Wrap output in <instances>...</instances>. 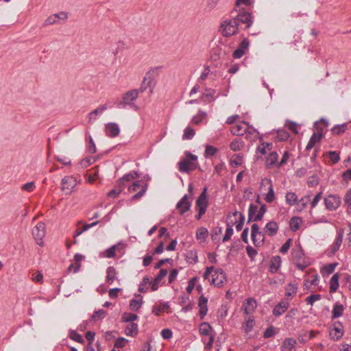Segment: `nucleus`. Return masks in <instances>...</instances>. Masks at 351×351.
Wrapping results in <instances>:
<instances>
[{"instance_id":"nucleus-1","label":"nucleus","mask_w":351,"mask_h":351,"mask_svg":"<svg viewBox=\"0 0 351 351\" xmlns=\"http://www.w3.org/2000/svg\"><path fill=\"white\" fill-rule=\"evenodd\" d=\"M185 156L178 164V169L181 173H190L197 167V156L186 151Z\"/></svg>"},{"instance_id":"nucleus-2","label":"nucleus","mask_w":351,"mask_h":351,"mask_svg":"<svg viewBox=\"0 0 351 351\" xmlns=\"http://www.w3.org/2000/svg\"><path fill=\"white\" fill-rule=\"evenodd\" d=\"M234 11L231 12V19L223 21L221 24V34L223 36L228 37L237 32L239 22L235 19Z\"/></svg>"},{"instance_id":"nucleus-3","label":"nucleus","mask_w":351,"mask_h":351,"mask_svg":"<svg viewBox=\"0 0 351 351\" xmlns=\"http://www.w3.org/2000/svg\"><path fill=\"white\" fill-rule=\"evenodd\" d=\"M266 212V206L259 207L256 204H250L248 210V222L261 220Z\"/></svg>"},{"instance_id":"nucleus-4","label":"nucleus","mask_w":351,"mask_h":351,"mask_svg":"<svg viewBox=\"0 0 351 351\" xmlns=\"http://www.w3.org/2000/svg\"><path fill=\"white\" fill-rule=\"evenodd\" d=\"M251 239L256 247H261L265 241V232L260 230L258 224L254 223L251 227Z\"/></svg>"},{"instance_id":"nucleus-5","label":"nucleus","mask_w":351,"mask_h":351,"mask_svg":"<svg viewBox=\"0 0 351 351\" xmlns=\"http://www.w3.org/2000/svg\"><path fill=\"white\" fill-rule=\"evenodd\" d=\"M147 189V184L141 182H134L131 186L128 187L130 192H137L134 195L132 196L133 200L140 199L146 192Z\"/></svg>"},{"instance_id":"nucleus-6","label":"nucleus","mask_w":351,"mask_h":351,"mask_svg":"<svg viewBox=\"0 0 351 351\" xmlns=\"http://www.w3.org/2000/svg\"><path fill=\"white\" fill-rule=\"evenodd\" d=\"M261 187L262 190H267V193L265 195V200L267 203H271L275 199V193L273 189L271 180L265 178L261 180Z\"/></svg>"},{"instance_id":"nucleus-7","label":"nucleus","mask_w":351,"mask_h":351,"mask_svg":"<svg viewBox=\"0 0 351 351\" xmlns=\"http://www.w3.org/2000/svg\"><path fill=\"white\" fill-rule=\"evenodd\" d=\"M248 130V123L245 121L239 123L230 128L231 133L235 136H242L244 134L248 132L249 134L245 136L247 139L250 138V134H252L254 132H255V130H253V132H249Z\"/></svg>"},{"instance_id":"nucleus-8","label":"nucleus","mask_w":351,"mask_h":351,"mask_svg":"<svg viewBox=\"0 0 351 351\" xmlns=\"http://www.w3.org/2000/svg\"><path fill=\"white\" fill-rule=\"evenodd\" d=\"M228 221L232 225L235 224L237 230L241 231L245 222V216L237 211L228 216Z\"/></svg>"},{"instance_id":"nucleus-9","label":"nucleus","mask_w":351,"mask_h":351,"mask_svg":"<svg viewBox=\"0 0 351 351\" xmlns=\"http://www.w3.org/2000/svg\"><path fill=\"white\" fill-rule=\"evenodd\" d=\"M32 234L36 243L43 245V239L45 236V224L43 222H38L32 229Z\"/></svg>"},{"instance_id":"nucleus-10","label":"nucleus","mask_w":351,"mask_h":351,"mask_svg":"<svg viewBox=\"0 0 351 351\" xmlns=\"http://www.w3.org/2000/svg\"><path fill=\"white\" fill-rule=\"evenodd\" d=\"M234 11L236 12H234V17L239 22V25L240 23L245 24V28H248L252 25L253 21L250 12L244 10L238 12L237 10H234Z\"/></svg>"},{"instance_id":"nucleus-11","label":"nucleus","mask_w":351,"mask_h":351,"mask_svg":"<svg viewBox=\"0 0 351 351\" xmlns=\"http://www.w3.org/2000/svg\"><path fill=\"white\" fill-rule=\"evenodd\" d=\"M315 126H316L317 132H315L311 137V138L306 147V150H311L317 143H318L321 141V139L324 136V129L322 128H319L317 123L315 124Z\"/></svg>"},{"instance_id":"nucleus-12","label":"nucleus","mask_w":351,"mask_h":351,"mask_svg":"<svg viewBox=\"0 0 351 351\" xmlns=\"http://www.w3.org/2000/svg\"><path fill=\"white\" fill-rule=\"evenodd\" d=\"M326 208L329 210H335L341 204V198L337 195H330L324 199Z\"/></svg>"},{"instance_id":"nucleus-13","label":"nucleus","mask_w":351,"mask_h":351,"mask_svg":"<svg viewBox=\"0 0 351 351\" xmlns=\"http://www.w3.org/2000/svg\"><path fill=\"white\" fill-rule=\"evenodd\" d=\"M77 185V180L73 176H65L62 180V190L70 193L73 189Z\"/></svg>"},{"instance_id":"nucleus-14","label":"nucleus","mask_w":351,"mask_h":351,"mask_svg":"<svg viewBox=\"0 0 351 351\" xmlns=\"http://www.w3.org/2000/svg\"><path fill=\"white\" fill-rule=\"evenodd\" d=\"M226 281V275L221 269H218L212 274V283L221 287Z\"/></svg>"},{"instance_id":"nucleus-15","label":"nucleus","mask_w":351,"mask_h":351,"mask_svg":"<svg viewBox=\"0 0 351 351\" xmlns=\"http://www.w3.org/2000/svg\"><path fill=\"white\" fill-rule=\"evenodd\" d=\"M191 197L188 195H184L182 198L178 202L176 208L179 210L180 215H183L191 208V203L190 201Z\"/></svg>"},{"instance_id":"nucleus-16","label":"nucleus","mask_w":351,"mask_h":351,"mask_svg":"<svg viewBox=\"0 0 351 351\" xmlns=\"http://www.w3.org/2000/svg\"><path fill=\"white\" fill-rule=\"evenodd\" d=\"M250 43L247 39L244 38L239 44L238 48L235 49L232 53V56L235 59L241 58L248 50Z\"/></svg>"},{"instance_id":"nucleus-17","label":"nucleus","mask_w":351,"mask_h":351,"mask_svg":"<svg viewBox=\"0 0 351 351\" xmlns=\"http://www.w3.org/2000/svg\"><path fill=\"white\" fill-rule=\"evenodd\" d=\"M138 95V90L137 89H133L125 93L122 99V101L120 105H132L133 101L136 99Z\"/></svg>"},{"instance_id":"nucleus-18","label":"nucleus","mask_w":351,"mask_h":351,"mask_svg":"<svg viewBox=\"0 0 351 351\" xmlns=\"http://www.w3.org/2000/svg\"><path fill=\"white\" fill-rule=\"evenodd\" d=\"M105 132L108 137L114 138L119 136L120 128L118 124L115 123H108L105 125Z\"/></svg>"},{"instance_id":"nucleus-19","label":"nucleus","mask_w":351,"mask_h":351,"mask_svg":"<svg viewBox=\"0 0 351 351\" xmlns=\"http://www.w3.org/2000/svg\"><path fill=\"white\" fill-rule=\"evenodd\" d=\"M257 306L256 301L253 298H247L243 304L242 309L247 315L252 314Z\"/></svg>"},{"instance_id":"nucleus-20","label":"nucleus","mask_w":351,"mask_h":351,"mask_svg":"<svg viewBox=\"0 0 351 351\" xmlns=\"http://www.w3.org/2000/svg\"><path fill=\"white\" fill-rule=\"evenodd\" d=\"M208 299L202 295L199 298L198 306L199 308V315L201 319H204L208 312Z\"/></svg>"},{"instance_id":"nucleus-21","label":"nucleus","mask_w":351,"mask_h":351,"mask_svg":"<svg viewBox=\"0 0 351 351\" xmlns=\"http://www.w3.org/2000/svg\"><path fill=\"white\" fill-rule=\"evenodd\" d=\"M206 191L207 189L204 188L202 193H201V195L199 196L196 201V206L198 210L204 209V211H206V208L208 207Z\"/></svg>"},{"instance_id":"nucleus-22","label":"nucleus","mask_w":351,"mask_h":351,"mask_svg":"<svg viewBox=\"0 0 351 351\" xmlns=\"http://www.w3.org/2000/svg\"><path fill=\"white\" fill-rule=\"evenodd\" d=\"M278 231V223L274 221H271L268 222L265 228H264V232L265 234L273 237L277 234Z\"/></svg>"},{"instance_id":"nucleus-23","label":"nucleus","mask_w":351,"mask_h":351,"mask_svg":"<svg viewBox=\"0 0 351 351\" xmlns=\"http://www.w3.org/2000/svg\"><path fill=\"white\" fill-rule=\"evenodd\" d=\"M289 300H283L277 304L273 309V314L276 316H280L282 315L289 308Z\"/></svg>"},{"instance_id":"nucleus-24","label":"nucleus","mask_w":351,"mask_h":351,"mask_svg":"<svg viewBox=\"0 0 351 351\" xmlns=\"http://www.w3.org/2000/svg\"><path fill=\"white\" fill-rule=\"evenodd\" d=\"M167 274V270L165 269H161L157 275V276L154 278V281L151 282V289L152 291H156L159 285L162 280V278L166 276Z\"/></svg>"},{"instance_id":"nucleus-25","label":"nucleus","mask_w":351,"mask_h":351,"mask_svg":"<svg viewBox=\"0 0 351 351\" xmlns=\"http://www.w3.org/2000/svg\"><path fill=\"white\" fill-rule=\"evenodd\" d=\"M329 335L333 340L339 339L343 335V328L341 324H334L330 328Z\"/></svg>"},{"instance_id":"nucleus-26","label":"nucleus","mask_w":351,"mask_h":351,"mask_svg":"<svg viewBox=\"0 0 351 351\" xmlns=\"http://www.w3.org/2000/svg\"><path fill=\"white\" fill-rule=\"evenodd\" d=\"M278 154L276 152H271L266 158L265 165L267 169H271L273 167H277Z\"/></svg>"},{"instance_id":"nucleus-27","label":"nucleus","mask_w":351,"mask_h":351,"mask_svg":"<svg viewBox=\"0 0 351 351\" xmlns=\"http://www.w3.org/2000/svg\"><path fill=\"white\" fill-rule=\"evenodd\" d=\"M298 284L295 281L289 282L285 287V296L287 300H289V297L293 298L295 295L298 291Z\"/></svg>"},{"instance_id":"nucleus-28","label":"nucleus","mask_w":351,"mask_h":351,"mask_svg":"<svg viewBox=\"0 0 351 351\" xmlns=\"http://www.w3.org/2000/svg\"><path fill=\"white\" fill-rule=\"evenodd\" d=\"M108 108L107 104L99 106L97 108L95 109L88 114V122L93 123L97 119V116L101 114Z\"/></svg>"},{"instance_id":"nucleus-29","label":"nucleus","mask_w":351,"mask_h":351,"mask_svg":"<svg viewBox=\"0 0 351 351\" xmlns=\"http://www.w3.org/2000/svg\"><path fill=\"white\" fill-rule=\"evenodd\" d=\"M143 297L140 294H136L130 302V308L133 311H138L142 306Z\"/></svg>"},{"instance_id":"nucleus-30","label":"nucleus","mask_w":351,"mask_h":351,"mask_svg":"<svg viewBox=\"0 0 351 351\" xmlns=\"http://www.w3.org/2000/svg\"><path fill=\"white\" fill-rule=\"evenodd\" d=\"M340 275L339 273L335 274L330 278L329 282V292L330 293H333L336 292L339 287V280Z\"/></svg>"},{"instance_id":"nucleus-31","label":"nucleus","mask_w":351,"mask_h":351,"mask_svg":"<svg viewBox=\"0 0 351 351\" xmlns=\"http://www.w3.org/2000/svg\"><path fill=\"white\" fill-rule=\"evenodd\" d=\"M296 340L293 338L286 339L281 346V350L283 351H295Z\"/></svg>"},{"instance_id":"nucleus-32","label":"nucleus","mask_w":351,"mask_h":351,"mask_svg":"<svg viewBox=\"0 0 351 351\" xmlns=\"http://www.w3.org/2000/svg\"><path fill=\"white\" fill-rule=\"evenodd\" d=\"M337 265V263L326 264L322 267L320 272L323 276H329L333 273Z\"/></svg>"},{"instance_id":"nucleus-33","label":"nucleus","mask_w":351,"mask_h":351,"mask_svg":"<svg viewBox=\"0 0 351 351\" xmlns=\"http://www.w3.org/2000/svg\"><path fill=\"white\" fill-rule=\"evenodd\" d=\"M169 308V305L167 302L160 303L159 304H155L152 308V313L156 315H160V313Z\"/></svg>"},{"instance_id":"nucleus-34","label":"nucleus","mask_w":351,"mask_h":351,"mask_svg":"<svg viewBox=\"0 0 351 351\" xmlns=\"http://www.w3.org/2000/svg\"><path fill=\"white\" fill-rule=\"evenodd\" d=\"M138 325L135 323L128 324L125 330L126 335L130 337L136 336L138 333Z\"/></svg>"},{"instance_id":"nucleus-35","label":"nucleus","mask_w":351,"mask_h":351,"mask_svg":"<svg viewBox=\"0 0 351 351\" xmlns=\"http://www.w3.org/2000/svg\"><path fill=\"white\" fill-rule=\"evenodd\" d=\"M117 271L114 267H108L106 270V282L112 284L116 279Z\"/></svg>"},{"instance_id":"nucleus-36","label":"nucleus","mask_w":351,"mask_h":351,"mask_svg":"<svg viewBox=\"0 0 351 351\" xmlns=\"http://www.w3.org/2000/svg\"><path fill=\"white\" fill-rule=\"evenodd\" d=\"M281 258L279 256L272 257L271 260L270 270L271 272H276L281 265Z\"/></svg>"},{"instance_id":"nucleus-37","label":"nucleus","mask_w":351,"mask_h":351,"mask_svg":"<svg viewBox=\"0 0 351 351\" xmlns=\"http://www.w3.org/2000/svg\"><path fill=\"white\" fill-rule=\"evenodd\" d=\"M243 156L241 154H233L230 158V164L231 166H240L243 164Z\"/></svg>"},{"instance_id":"nucleus-38","label":"nucleus","mask_w":351,"mask_h":351,"mask_svg":"<svg viewBox=\"0 0 351 351\" xmlns=\"http://www.w3.org/2000/svg\"><path fill=\"white\" fill-rule=\"evenodd\" d=\"M199 331L202 335L209 336L212 335V327L208 323L202 322L199 325Z\"/></svg>"},{"instance_id":"nucleus-39","label":"nucleus","mask_w":351,"mask_h":351,"mask_svg":"<svg viewBox=\"0 0 351 351\" xmlns=\"http://www.w3.org/2000/svg\"><path fill=\"white\" fill-rule=\"evenodd\" d=\"M244 145L242 140L237 138L230 143V148L233 152H238L243 148Z\"/></svg>"},{"instance_id":"nucleus-40","label":"nucleus","mask_w":351,"mask_h":351,"mask_svg":"<svg viewBox=\"0 0 351 351\" xmlns=\"http://www.w3.org/2000/svg\"><path fill=\"white\" fill-rule=\"evenodd\" d=\"M302 222V220L299 217H292L289 221L290 228L292 231H297Z\"/></svg>"},{"instance_id":"nucleus-41","label":"nucleus","mask_w":351,"mask_h":351,"mask_svg":"<svg viewBox=\"0 0 351 351\" xmlns=\"http://www.w3.org/2000/svg\"><path fill=\"white\" fill-rule=\"evenodd\" d=\"M272 148V144L269 143H263L256 148L257 153L261 155H265L267 151H270Z\"/></svg>"},{"instance_id":"nucleus-42","label":"nucleus","mask_w":351,"mask_h":351,"mask_svg":"<svg viewBox=\"0 0 351 351\" xmlns=\"http://www.w3.org/2000/svg\"><path fill=\"white\" fill-rule=\"evenodd\" d=\"M208 236V231L204 227H200L197 230L196 239L200 241H205Z\"/></svg>"},{"instance_id":"nucleus-43","label":"nucleus","mask_w":351,"mask_h":351,"mask_svg":"<svg viewBox=\"0 0 351 351\" xmlns=\"http://www.w3.org/2000/svg\"><path fill=\"white\" fill-rule=\"evenodd\" d=\"M286 202L290 205L293 206L298 202V197L295 193L288 192L285 195Z\"/></svg>"},{"instance_id":"nucleus-44","label":"nucleus","mask_w":351,"mask_h":351,"mask_svg":"<svg viewBox=\"0 0 351 351\" xmlns=\"http://www.w3.org/2000/svg\"><path fill=\"white\" fill-rule=\"evenodd\" d=\"M195 130L192 128L188 126L184 130V134L182 135V139L183 140L192 139L193 138V136H195Z\"/></svg>"},{"instance_id":"nucleus-45","label":"nucleus","mask_w":351,"mask_h":351,"mask_svg":"<svg viewBox=\"0 0 351 351\" xmlns=\"http://www.w3.org/2000/svg\"><path fill=\"white\" fill-rule=\"evenodd\" d=\"M149 285H151V282L148 277H144L141 283L138 287V291L141 293H145L148 289Z\"/></svg>"},{"instance_id":"nucleus-46","label":"nucleus","mask_w":351,"mask_h":351,"mask_svg":"<svg viewBox=\"0 0 351 351\" xmlns=\"http://www.w3.org/2000/svg\"><path fill=\"white\" fill-rule=\"evenodd\" d=\"M138 177V175L137 173V172H134V173H127L125 174V176H123L119 181V184L123 186V182L124 181H126V182H129L133 179H134L135 178H137Z\"/></svg>"},{"instance_id":"nucleus-47","label":"nucleus","mask_w":351,"mask_h":351,"mask_svg":"<svg viewBox=\"0 0 351 351\" xmlns=\"http://www.w3.org/2000/svg\"><path fill=\"white\" fill-rule=\"evenodd\" d=\"M123 189V186H122V185L119 184V183H118L117 188L110 191L108 193L107 195L108 197L114 199V198L118 197V195L121 193V192L122 191Z\"/></svg>"},{"instance_id":"nucleus-48","label":"nucleus","mask_w":351,"mask_h":351,"mask_svg":"<svg viewBox=\"0 0 351 351\" xmlns=\"http://www.w3.org/2000/svg\"><path fill=\"white\" fill-rule=\"evenodd\" d=\"M233 229L232 225L228 221L227 222V228L226 230L225 235L223 237L222 241L223 243L229 241L233 234Z\"/></svg>"},{"instance_id":"nucleus-49","label":"nucleus","mask_w":351,"mask_h":351,"mask_svg":"<svg viewBox=\"0 0 351 351\" xmlns=\"http://www.w3.org/2000/svg\"><path fill=\"white\" fill-rule=\"evenodd\" d=\"M206 117V113L205 112L199 110L198 113L195 115L192 119V122L195 124H199Z\"/></svg>"},{"instance_id":"nucleus-50","label":"nucleus","mask_w":351,"mask_h":351,"mask_svg":"<svg viewBox=\"0 0 351 351\" xmlns=\"http://www.w3.org/2000/svg\"><path fill=\"white\" fill-rule=\"evenodd\" d=\"M218 152V149L213 145H206L204 156L206 158L211 157L215 156Z\"/></svg>"},{"instance_id":"nucleus-51","label":"nucleus","mask_w":351,"mask_h":351,"mask_svg":"<svg viewBox=\"0 0 351 351\" xmlns=\"http://www.w3.org/2000/svg\"><path fill=\"white\" fill-rule=\"evenodd\" d=\"M138 319V316L132 313H124L122 315V320L125 322H131Z\"/></svg>"},{"instance_id":"nucleus-52","label":"nucleus","mask_w":351,"mask_h":351,"mask_svg":"<svg viewBox=\"0 0 351 351\" xmlns=\"http://www.w3.org/2000/svg\"><path fill=\"white\" fill-rule=\"evenodd\" d=\"M347 130L346 124L337 125L332 128V132L334 134L339 135Z\"/></svg>"},{"instance_id":"nucleus-53","label":"nucleus","mask_w":351,"mask_h":351,"mask_svg":"<svg viewBox=\"0 0 351 351\" xmlns=\"http://www.w3.org/2000/svg\"><path fill=\"white\" fill-rule=\"evenodd\" d=\"M119 245H114L107 249L104 252V256L106 258H112L115 256L116 250L118 248Z\"/></svg>"},{"instance_id":"nucleus-54","label":"nucleus","mask_w":351,"mask_h":351,"mask_svg":"<svg viewBox=\"0 0 351 351\" xmlns=\"http://www.w3.org/2000/svg\"><path fill=\"white\" fill-rule=\"evenodd\" d=\"M343 306L341 304H336L332 309V317L337 318L343 314Z\"/></svg>"},{"instance_id":"nucleus-55","label":"nucleus","mask_w":351,"mask_h":351,"mask_svg":"<svg viewBox=\"0 0 351 351\" xmlns=\"http://www.w3.org/2000/svg\"><path fill=\"white\" fill-rule=\"evenodd\" d=\"M69 337L77 341V342H79V343H83L84 342V339L82 337V336L81 335H80L79 333L76 332L74 330H71L70 332H69Z\"/></svg>"},{"instance_id":"nucleus-56","label":"nucleus","mask_w":351,"mask_h":351,"mask_svg":"<svg viewBox=\"0 0 351 351\" xmlns=\"http://www.w3.org/2000/svg\"><path fill=\"white\" fill-rule=\"evenodd\" d=\"M343 235H344V230L342 229V228L339 229L337 231V237H336L335 240L334 241V243L335 245H337L338 246L340 247L341 243H342Z\"/></svg>"},{"instance_id":"nucleus-57","label":"nucleus","mask_w":351,"mask_h":351,"mask_svg":"<svg viewBox=\"0 0 351 351\" xmlns=\"http://www.w3.org/2000/svg\"><path fill=\"white\" fill-rule=\"evenodd\" d=\"M83 258L84 256L80 254H76L74 256V261H75V269L73 270L74 273L77 272L79 270L80 267V263L82 261Z\"/></svg>"},{"instance_id":"nucleus-58","label":"nucleus","mask_w":351,"mask_h":351,"mask_svg":"<svg viewBox=\"0 0 351 351\" xmlns=\"http://www.w3.org/2000/svg\"><path fill=\"white\" fill-rule=\"evenodd\" d=\"M345 204L348 208V213L351 214V189L347 191L344 197Z\"/></svg>"},{"instance_id":"nucleus-59","label":"nucleus","mask_w":351,"mask_h":351,"mask_svg":"<svg viewBox=\"0 0 351 351\" xmlns=\"http://www.w3.org/2000/svg\"><path fill=\"white\" fill-rule=\"evenodd\" d=\"M321 299L319 294H312L306 298V301L308 304L313 305L315 301H318Z\"/></svg>"},{"instance_id":"nucleus-60","label":"nucleus","mask_w":351,"mask_h":351,"mask_svg":"<svg viewBox=\"0 0 351 351\" xmlns=\"http://www.w3.org/2000/svg\"><path fill=\"white\" fill-rule=\"evenodd\" d=\"M58 23V21H57L56 16L53 14L47 18V19L44 22V25L45 26L51 25L53 24H56Z\"/></svg>"},{"instance_id":"nucleus-61","label":"nucleus","mask_w":351,"mask_h":351,"mask_svg":"<svg viewBox=\"0 0 351 351\" xmlns=\"http://www.w3.org/2000/svg\"><path fill=\"white\" fill-rule=\"evenodd\" d=\"M36 188L35 183L34 182H29L21 186V189L27 192H32Z\"/></svg>"},{"instance_id":"nucleus-62","label":"nucleus","mask_w":351,"mask_h":351,"mask_svg":"<svg viewBox=\"0 0 351 351\" xmlns=\"http://www.w3.org/2000/svg\"><path fill=\"white\" fill-rule=\"evenodd\" d=\"M277 137L280 141H286L289 138V133L283 130H279L277 132Z\"/></svg>"},{"instance_id":"nucleus-63","label":"nucleus","mask_w":351,"mask_h":351,"mask_svg":"<svg viewBox=\"0 0 351 351\" xmlns=\"http://www.w3.org/2000/svg\"><path fill=\"white\" fill-rule=\"evenodd\" d=\"M197 280V277L192 278L188 282V285L186 287V291L189 293H191V291L193 290L195 283Z\"/></svg>"},{"instance_id":"nucleus-64","label":"nucleus","mask_w":351,"mask_h":351,"mask_svg":"<svg viewBox=\"0 0 351 351\" xmlns=\"http://www.w3.org/2000/svg\"><path fill=\"white\" fill-rule=\"evenodd\" d=\"M254 320L253 319H252L251 317H249L248 319L246 321L245 326H244L245 331L246 332H249L250 331H251L254 326Z\"/></svg>"}]
</instances>
